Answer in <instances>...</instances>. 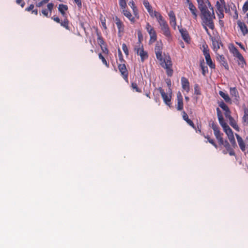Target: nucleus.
<instances>
[{"mask_svg":"<svg viewBox=\"0 0 248 248\" xmlns=\"http://www.w3.org/2000/svg\"><path fill=\"white\" fill-rule=\"evenodd\" d=\"M211 12L208 9L201 11V17L202 20V25H207L211 30L215 28L213 19L216 18L213 7H211Z\"/></svg>","mask_w":248,"mask_h":248,"instance_id":"nucleus-1","label":"nucleus"},{"mask_svg":"<svg viewBox=\"0 0 248 248\" xmlns=\"http://www.w3.org/2000/svg\"><path fill=\"white\" fill-rule=\"evenodd\" d=\"M211 126L214 131V135L220 145H223L226 149L225 151H228L232 148L230 143L227 140H224L223 134L220 131L219 127L217 124L213 122Z\"/></svg>","mask_w":248,"mask_h":248,"instance_id":"nucleus-2","label":"nucleus"},{"mask_svg":"<svg viewBox=\"0 0 248 248\" xmlns=\"http://www.w3.org/2000/svg\"><path fill=\"white\" fill-rule=\"evenodd\" d=\"M155 17L158 23L161 27V30H162L163 33L167 37H170V33L169 29V27L167 22L163 19L162 16L157 12L155 11L154 12Z\"/></svg>","mask_w":248,"mask_h":248,"instance_id":"nucleus-3","label":"nucleus"},{"mask_svg":"<svg viewBox=\"0 0 248 248\" xmlns=\"http://www.w3.org/2000/svg\"><path fill=\"white\" fill-rule=\"evenodd\" d=\"M161 65L162 67L166 70V73L169 77H171L173 74V70L171 68L172 63L170 56L165 57L163 62H161Z\"/></svg>","mask_w":248,"mask_h":248,"instance_id":"nucleus-4","label":"nucleus"},{"mask_svg":"<svg viewBox=\"0 0 248 248\" xmlns=\"http://www.w3.org/2000/svg\"><path fill=\"white\" fill-rule=\"evenodd\" d=\"M118 68L123 78L126 81H128V72L125 64H119Z\"/></svg>","mask_w":248,"mask_h":248,"instance_id":"nucleus-5","label":"nucleus"},{"mask_svg":"<svg viewBox=\"0 0 248 248\" xmlns=\"http://www.w3.org/2000/svg\"><path fill=\"white\" fill-rule=\"evenodd\" d=\"M227 135L229 140L231 143L232 146L234 148L237 146L235 140L234 138V134L231 128L230 129H228V130L224 132Z\"/></svg>","mask_w":248,"mask_h":248,"instance_id":"nucleus-6","label":"nucleus"},{"mask_svg":"<svg viewBox=\"0 0 248 248\" xmlns=\"http://www.w3.org/2000/svg\"><path fill=\"white\" fill-rule=\"evenodd\" d=\"M179 31L181 33V36L183 39V40L186 43H189L190 42V39L189 35L185 29L180 28L178 27Z\"/></svg>","mask_w":248,"mask_h":248,"instance_id":"nucleus-7","label":"nucleus"},{"mask_svg":"<svg viewBox=\"0 0 248 248\" xmlns=\"http://www.w3.org/2000/svg\"><path fill=\"white\" fill-rule=\"evenodd\" d=\"M217 59L219 61L220 64L224 67L226 70L229 69L228 64L226 61L225 58L222 55L217 54Z\"/></svg>","mask_w":248,"mask_h":248,"instance_id":"nucleus-8","label":"nucleus"},{"mask_svg":"<svg viewBox=\"0 0 248 248\" xmlns=\"http://www.w3.org/2000/svg\"><path fill=\"white\" fill-rule=\"evenodd\" d=\"M211 40L212 42L213 49L214 51H217L218 49H219V45H221L222 46H223V44L220 41H219V40L217 39V38L211 37Z\"/></svg>","mask_w":248,"mask_h":248,"instance_id":"nucleus-9","label":"nucleus"},{"mask_svg":"<svg viewBox=\"0 0 248 248\" xmlns=\"http://www.w3.org/2000/svg\"><path fill=\"white\" fill-rule=\"evenodd\" d=\"M181 84L183 90L188 93L189 92V82L188 79L185 77L181 78Z\"/></svg>","mask_w":248,"mask_h":248,"instance_id":"nucleus-10","label":"nucleus"},{"mask_svg":"<svg viewBox=\"0 0 248 248\" xmlns=\"http://www.w3.org/2000/svg\"><path fill=\"white\" fill-rule=\"evenodd\" d=\"M204 55L206 61V63L209 65V66L211 68H215V65L212 61L209 53H207L204 51Z\"/></svg>","mask_w":248,"mask_h":248,"instance_id":"nucleus-11","label":"nucleus"},{"mask_svg":"<svg viewBox=\"0 0 248 248\" xmlns=\"http://www.w3.org/2000/svg\"><path fill=\"white\" fill-rule=\"evenodd\" d=\"M218 119L220 124L222 127L224 132L228 130V129L229 130L231 129L228 124L224 122L223 116H219Z\"/></svg>","mask_w":248,"mask_h":248,"instance_id":"nucleus-12","label":"nucleus"},{"mask_svg":"<svg viewBox=\"0 0 248 248\" xmlns=\"http://www.w3.org/2000/svg\"><path fill=\"white\" fill-rule=\"evenodd\" d=\"M188 8L193 16L194 18L197 19L198 16L197 10L191 2L188 3Z\"/></svg>","mask_w":248,"mask_h":248,"instance_id":"nucleus-13","label":"nucleus"},{"mask_svg":"<svg viewBox=\"0 0 248 248\" xmlns=\"http://www.w3.org/2000/svg\"><path fill=\"white\" fill-rule=\"evenodd\" d=\"M197 1L198 4V8L201 12L208 9V7L206 5V1L205 0H197Z\"/></svg>","mask_w":248,"mask_h":248,"instance_id":"nucleus-14","label":"nucleus"},{"mask_svg":"<svg viewBox=\"0 0 248 248\" xmlns=\"http://www.w3.org/2000/svg\"><path fill=\"white\" fill-rule=\"evenodd\" d=\"M183 96L181 94H178L177 95V109L178 110H181L183 109Z\"/></svg>","mask_w":248,"mask_h":248,"instance_id":"nucleus-15","label":"nucleus"},{"mask_svg":"<svg viewBox=\"0 0 248 248\" xmlns=\"http://www.w3.org/2000/svg\"><path fill=\"white\" fill-rule=\"evenodd\" d=\"M237 25L241 30L243 35H245L248 33V29L244 23L238 20L237 21Z\"/></svg>","mask_w":248,"mask_h":248,"instance_id":"nucleus-16","label":"nucleus"},{"mask_svg":"<svg viewBox=\"0 0 248 248\" xmlns=\"http://www.w3.org/2000/svg\"><path fill=\"white\" fill-rule=\"evenodd\" d=\"M143 4L144 6L147 9V10L148 12H149V13L150 14V16H155L154 12L155 11L153 12V11L152 9V6L150 5L149 2L148 1V0H143Z\"/></svg>","mask_w":248,"mask_h":248,"instance_id":"nucleus-17","label":"nucleus"},{"mask_svg":"<svg viewBox=\"0 0 248 248\" xmlns=\"http://www.w3.org/2000/svg\"><path fill=\"white\" fill-rule=\"evenodd\" d=\"M162 97L164 101V102L166 103V105L170 106L171 105V94H161Z\"/></svg>","mask_w":248,"mask_h":248,"instance_id":"nucleus-18","label":"nucleus"},{"mask_svg":"<svg viewBox=\"0 0 248 248\" xmlns=\"http://www.w3.org/2000/svg\"><path fill=\"white\" fill-rule=\"evenodd\" d=\"M230 124L237 131H240V128L238 126L235 120L232 118V117H230L229 120Z\"/></svg>","mask_w":248,"mask_h":248,"instance_id":"nucleus-19","label":"nucleus"},{"mask_svg":"<svg viewBox=\"0 0 248 248\" xmlns=\"http://www.w3.org/2000/svg\"><path fill=\"white\" fill-rule=\"evenodd\" d=\"M150 34V42L151 43H153L156 41L157 36H156V33L155 31L154 30V29H151L150 30L149 32H148Z\"/></svg>","mask_w":248,"mask_h":248,"instance_id":"nucleus-20","label":"nucleus"},{"mask_svg":"<svg viewBox=\"0 0 248 248\" xmlns=\"http://www.w3.org/2000/svg\"><path fill=\"white\" fill-rule=\"evenodd\" d=\"M68 10V6L66 5H64L63 4H60L59 5L58 10L61 13L63 16H66V13L64 11H66Z\"/></svg>","mask_w":248,"mask_h":248,"instance_id":"nucleus-21","label":"nucleus"},{"mask_svg":"<svg viewBox=\"0 0 248 248\" xmlns=\"http://www.w3.org/2000/svg\"><path fill=\"white\" fill-rule=\"evenodd\" d=\"M242 123L244 125H247L248 124V108H244V114L242 117Z\"/></svg>","mask_w":248,"mask_h":248,"instance_id":"nucleus-22","label":"nucleus"},{"mask_svg":"<svg viewBox=\"0 0 248 248\" xmlns=\"http://www.w3.org/2000/svg\"><path fill=\"white\" fill-rule=\"evenodd\" d=\"M139 55H140L142 62H143L145 59L148 58L147 52L144 50L143 46L142 45L141 46V49L140 50Z\"/></svg>","mask_w":248,"mask_h":248,"instance_id":"nucleus-23","label":"nucleus"},{"mask_svg":"<svg viewBox=\"0 0 248 248\" xmlns=\"http://www.w3.org/2000/svg\"><path fill=\"white\" fill-rule=\"evenodd\" d=\"M200 67L202 70V75L205 76L206 74L208 72V70L207 66L205 65L203 59L201 62Z\"/></svg>","mask_w":248,"mask_h":248,"instance_id":"nucleus-24","label":"nucleus"},{"mask_svg":"<svg viewBox=\"0 0 248 248\" xmlns=\"http://www.w3.org/2000/svg\"><path fill=\"white\" fill-rule=\"evenodd\" d=\"M123 13L124 16L127 17L132 22L134 23L135 22L134 18L132 17L131 14L128 11L124 9H123Z\"/></svg>","mask_w":248,"mask_h":248,"instance_id":"nucleus-25","label":"nucleus"},{"mask_svg":"<svg viewBox=\"0 0 248 248\" xmlns=\"http://www.w3.org/2000/svg\"><path fill=\"white\" fill-rule=\"evenodd\" d=\"M237 58L238 61V65L241 67H244V65L246 64V63L243 56L241 54L238 56Z\"/></svg>","mask_w":248,"mask_h":248,"instance_id":"nucleus-26","label":"nucleus"},{"mask_svg":"<svg viewBox=\"0 0 248 248\" xmlns=\"http://www.w3.org/2000/svg\"><path fill=\"white\" fill-rule=\"evenodd\" d=\"M162 44L161 42H157L155 47V52H162Z\"/></svg>","mask_w":248,"mask_h":248,"instance_id":"nucleus-27","label":"nucleus"},{"mask_svg":"<svg viewBox=\"0 0 248 248\" xmlns=\"http://www.w3.org/2000/svg\"><path fill=\"white\" fill-rule=\"evenodd\" d=\"M222 153L224 155H226L227 153H229V155L231 156H234L235 155V153L232 148L228 151L223 150Z\"/></svg>","mask_w":248,"mask_h":248,"instance_id":"nucleus-28","label":"nucleus"},{"mask_svg":"<svg viewBox=\"0 0 248 248\" xmlns=\"http://www.w3.org/2000/svg\"><path fill=\"white\" fill-rule=\"evenodd\" d=\"M61 25L64 28H65L67 30H69V21L67 18H65L63 21H62L60 23Z\"/></svg>","mask_w":248,"mask_h":248,"instance_id":"nucleus-29","label":"nucleus"},{"mask_svg":"<svg viewBox=\"0 0 248 248\" xmlns=\"http://www.w3.org/2000/svg\"><path fill=\"white\" fill-rule=\"evenodd\" d=\"M232 52L233 54V56L235 57H237L241 54L239 52L238 50L234 46H233Z\"/></svg>","mask_w":248,"mask_h":248,"instance_id":"nucleus-30","label":"nucleus"},{"mask_svg":"<svg viewBox=\"0 0 248 248\" xmlns=\"http://www.w3.org/2000/svg\"><path fill=\"white\" fill-rule=\"evenodd\" d=\"M222 97L224 99L226 102L231 103V99H230L228 94H220Z\"/></svg>","mask_w":248,"mask_h":248,"instance_id":"nucleus-31","label":"nucleus"},{"mask_svg":"<svg viewBox=\"0 0 248 248\" xmlns=\"http://www.w3.org/2000/svg\"><path fill=\"white\" fill-rule=\"evenodd\" d=\"M219 106L225 111L229 109L228 107L223 101L219 103Z\"/></svg>","mask_w":248,"mask_h":248,"instance_id":"nucleus-32","label":"nucleus"},{"mask_svg":"<svg viewBox=\"0 0 248 248\" xmlns=\"http://www.w3.org/2000/svg\"><path fill=\"white\" fill-rule=\"evenodd\" d=\"M99 58L102 60V62L105 65H106L108 67L109 66V64L107 62L104 57L101 53L99 54Z\"/></svg>","mask_w":248,"mask_h":248,"instance_id":"nucleus-33","label":"nucleus"},{"mask_svg":"<svg viewBox=\"0 0 248 248\" xmlns=\"http://www.w3.org/2000/svg\"><path fill=\"white\" fill-rule=\"evenodd\" d=\"M116 24L118 28L119 31H123L124 30V25L122 22H118V23H116Z\"/></svg>","mask_w":248,"mask_h":248,"instance_id":"nucleus-34","label":"nucleus"},{"mask_svg":"<svg viewBox=\"0 0 248 248\" xmlns=\"http://www.w3.org/2000/svg\"><path fill=\"white\" fill-rule=\"evenodd\" d=\"M97 42L98 44L101 46V45H104L105 43V42L103 39V38L99 34V33H97Z\"/></svg>","mask_w":248,"mask_h":248,"instance_id":"nucleus-35","label":"nucleus"},{"mask_svg":"<svg viewBox=\"0 0 248 248\" xmlns=\"http://www.w3.org/2000/svg\"><path fill=\"white\" fill-rule=\"evenodd\" d=\"M118 57L119 58V61L121 62H125V61L123 58L122 53L120 49H118Z\"/></svg>","mask_w":248,"mask_h":248,"instance_id":"nucleus-36","label":"nucleus"},{"mask_svg":"<svg viewBox=\"0 0 248 248\" xmlns=\"http://www.w3.org/2000/svg\"><path fill=\"white\" fill-rule=\"evenodd\" d=\"M122 48L125 54L127 56L129 54L128 49L125 44L124 43L122 45Z\"/></svg>","mask_w":248,"mask_h":248,"instance_id":"nucleus-37","label":"nucleus"},{"mask_svg":"<svg viewBox=\"0 0 248 248\" xmlns=\"http://www.w3.org/2000/svg\"><path fill=\"white\" fill-rule=\"evenodd\" d=\"M131 87L132 88V89L135 90V92H141L140 89L138 88L137 83H134V82L132 83Z\"/></svg>","mask_w":248,"mask_h":248,"instance_id":"nucleus-38","label":"nucleus"},{"mask_svg":"<svg viewBox=\"0 0 248 248\" xmlns=\"http://www.w3.org/2000/svg\"><path fill=\"white\" fill-rule=\"evenodd\" d=\"M156 58L161 62V63L163 62L164 59L162 58V52H155Z\"/></svg>","mask_w":248,"mask_h":248,"instance_id":"nucleus-39","label":"nucleus"},{"mask_svg":"<svg viewBox=\"0 0 248 248\" xmlns=\"http://www.w3.org/2000/svg\"><path fill=\"white\" fill-rule=\"evenodd\" d=\"M170 24L172 27H173L174 29L175 28V26H176V25L175 16H172L171 17V19L170 20Z\"/></svg>","mask_w":248,"mask_h":248,"instance_id":"nucleus-40","label":"nucleus"},{"mask_svg":"<svg viewBox=\"0 0 248 248\" xmlns=\"http://www.w3.org/2000/svg\"><path fill=\"white\" fill-rule=\"evenodd\" d=\"M119 4L122 9H125L126 3L125 0H120Z\"/></svg>","mask_w":248,"mask_h":248,"instance_id":"nucleus-41","label":"nucleus"},{"mask_svg":"<svg viewBox=\"0 0 248 248\" xmlns=\"http://www.w3.org/2000/svg\"><path fill=\"white\" fill-rule=\"evenodd\" d=\"M186 123L189 125H190L192 128H193L194 129H195L196 131V132H197V130H196V127L194 124V123H193V122L190 120V119H188L186 121Z\"/></svg>","mask_w":248,"mask_h":248,"instance_id":"nucleus-42","label":"nucleus"},{"mask_svg":"<svg viewBox=\"0 0 248 248\" xmlns=\"http://www.w3.org/2000/svg\"><path fill=\"white\" fill-rule=\"evenodd\" d=\"M216 6L218 11H222L223 10V7L221 5L219 1H217Z\"/></svg>","mask_w":248,"mask_h":248,"instance_id":"nucleus-43","label":"nucleus"},{"mask_svg":"<svg viewBox=\"0 0 248 248\" xmlns=\"http://www.w3.org/2000/svg\"><path fill=\"white\" fill-rule=\"evenodd\" d=\"M140 44H139L138 46H136L134 48V50L136 51V53L139 55L140 50L141 49V46L140 47Z\"/></svg>","mask_w":248,"mask_h":248,"instance_id":"nucleus-44","label":"nucleus"},{"mask_svg":"<svg viewBox=\"0 0 248 248\" xmlns=\"http://www.w3.org/2000/svg\"><path fill=\"white\" fill-rule=\"evenodd\" d=\"M247 11H248V1L245 2L243 6V11L246 13Z\"/></svg>","mask_w":248,"mask_h":248,"instance_id":"nucleus-45","label":"nucleus"},{"mask_svg":"<svg viewBox=\"0 0 248 248\" xmlns=\"http://www.w3.org/2000/svg\"><path fill=\"white\" fill-rule=\"evenodd\" d=\"M194 93H200V87L198 84H195L194 85Z\"/></svg>","mask_w":248,"mask_h":248,"instance_id":"nucleus-46","label":"nucleus"},{"mask_svg":"<svg viewBox=\"0 0 248 248\" xmlns=\"http://www.w3.org/2000/svg\"><path fill=\"white\" fill-rule=\"evenodd\" d=\"M182 117H183V119L186 121L187 120L189 119L188 118V116L187 115V114H186V113L185 112V111H183L182 112Z\"/></svg>","mask_w":248,"mask_h":248,"instance_id":"nucleus-47","label":"nucleus"},{"mask_svg":"<svg viewBox=\"0 0 248 248\" xmlns=\"http://www.w3.org/2000/svg\"><path fill=\"white\" fill-rule=\"evenodd\" d=\"M128 4L133 9L134 12H135L136 7L135 6V4H134V1L132 0L131 1L129 2Z\"/></svg>","mask_w":248,"mask_h":248,"instance_id":"nucleus-48","label":"nucleus"},{"mask_svg":"<svg viewBox=\"0 0 248 248\" xmlns=\"http://www.w3.org/2000/svg\"><path fill=\"white\" fill-rule=\"evenodd\" d=\"M217 14L218 15V17L219 19L222 18L224 17V14H223V10L221 11H218L217 12Z\"/></svg>","mask_w":248,"mask_h":248,"instance_id":"nucleus-49","label":"nucleus"},{"mask_svg":"<svg viewBox=\"0 0 248 248\" xmlns=\"http://www.w3.org/2000/svg\"><path fill=\"white\" fill-rule=\"evenodd\" d=\"M47 3V0H43L42 1H40V2L38 3L37 4H36V6L37 7H41L45 3Z\"/></svg>","mask_w":248,"mask_h":248,"instance_id":"nucleus-50","label":"nucleus"},{"mask_svg":"<svg viewBox=\"0 0 248 248\" xmlns=\"http://www.w3.org/2000/svg\"><path fill=\"white\" fill-rule=\"evenodd\" d=\"M208 142L210 143H211L212 145H213L216 148H217V145L216 143V142H215V140L213 139H210V140H209Z\"/></svg>","mask_w":248,"mask_h":248,"instance_id":"nucleus-51","label":"nucleus"},{"mask_svg":"<svg viewBox=\"0 0 248 248\" xmlns=\"http://www.w3.org/2000/svg\"><path fill=\"white\" fill-rule=\"evenodd\" d=\"M225 117L226 118H228L229 120L230 117H232V116L231 115V111H230L229 109H228L227 110L225 111Z\"/></svg>","mask_w":248,"mask_h":248,"instance_id":"nucleus-52","label":"nucleus"},{"mask_svg":"<svg viewBox=\"0 0 248 248\" xmlns=\"http://www.w3.org/2000/svg\"><path fill=\"white\" fill-rule=\"evenodd\" d=\"M54 6V4L52 3H49L47 4V9L50 12H51L52 9H53V7Z\"/></svg>","mask_w":248,"mask_h":248,"instance_id":"nucleus-53","label":"nucleus"},{"mask_svg":"<svg viewBox=\"0 0 248 248\" xmlns=\"http://www.w3.org/2000/svg\"><path fill=\"white\" fill-rule=\"evenodd\" d=\"M51 19H52L54 21H55V22H56L57 23H61L60 19L58 16H54L51 17Z\"/></svg>","mask_w":248,"mask_h":248,"instance_id":"nucleus-54","label":"nucleus"},{"mask_svg":"<svg viewBox=\"0 0 248 248\" xmlns=\"http://www.w3.org/2000/svg\"><path fill=\"white\" fill-rule=\"evenodd\" d=\"M75 2L77 3L78 6L79 8H81L82 6L81 1V0H74Z\"/></svg>","mask_w":248,"mask_h":248,"instance_id":"nucleus-55","label":"nucleus"},{"mask_svg":"<svg viewBox=\"0 0 248 248\" xmlns=\"http://www.w3.org/2000/svg\"><path fill=\"white\" fill-rule=\"evenodd\" d=\"M33 8H34V5L32 4H31L29 6V7H27V8H26L25 10L27 11H31V10H32Z\"/></svg>","mask_w":248,"mask_h":248,"instance_id":"nucleus-56","label":"nucleus"},{"mask_svg":"<svg viewBox=\"0 0 248 248\" xmlns=\"http://www.w3.org/2000/svg\"><path fill=\"white\" fill-rule=\"evenodd\" d=\"M138 38H139V42L137 43L138 44H140V38L142 37L141 33L140 31H139L138 33Z\"/></svg>","mask_w":248,"mask_h":248,"instance_id":"nucleus-57","label":"nucleus"},{"mask_svg":"<svg viewBox=\"0 0 248 248\" xmlns=\"http://www.w3.org/2000/svg\"><path fill=\"white\" fill-rule=\"evenodd\" d=\"M42 13L46 16H48V12L46 9H43L42 10Z\"/></svg>","mask_w":248,"mask_h":248,"instance_id":"nucleus-58","label":"nucleus"},{"mask_svg":"<svg viewBox=\"0 0 248 248\" xmlns=\"http://www.w3.org/2000/svg\"><path fill=\"white\" fill-rule=\"evenodd\" d=\"M146 30H147L148 32H149L150 30L151 29H154L151 27V26L149 24V23H147L146 27Z\"/></svg>","mask_w":248,"mask_h":248,"instance_id":"nucleus-59","label":"nucleus"},{"mask_svg":"<svg viewBox=\"0 0 248 248\" xmlns=\"http://www.w3.org/2000/svg\"><path fill=\"white\" fill-rule=\"evenodd\" d=\"M234 7L235 8V13H234L235 15L233 16V17L235 19H237L238 17V13H237V11L236 10V7L235 5H234Z\"/></svg>","mask_w":248,"mask_h":248,"instance_id":"nucleus-60","label":"nucleus"},{"mask_svg":"<svg viewBox=\"0 0 248 248\" xmlns=\"http://www.w3.org/2000/svg\"><path fill=\"white\" fill-rule=\"evenodd\" d=\"M203 27V28L204 29V30H205L206 32H207V33L211 37V35L208 31V29H207V25H202Z\"/></svg>","mask_w":248,"mask_h":248,"instance_id":"nucleus-61","label":"nucleus"},{"mask_svg":"<svg viewBox=\"0 0 248 248\" xmlns=\"http://www.w3.org/2000/svg\"><path fill=\"white\" fill-rule=\"evenodd\" d=\"M223 7H224V9H225V12H226V13H228V12H229V11H230V8H229V7H228L226 5V4H225L223 5Z\"/></svg>","mask_w":248,"mask_h":248,"instance_id":"nucleus-62","label":"nucleus"},{"mask_svg":"<svg viewBox=\"0 0 248 248\" xmlns=\"http://www.w3.org/2000/svg\"><path fill=\"white\" fill-rule=\"evenodd\" d=\"M169 16L170 18V20H171V17L172 16H175L173 12H172V11H171V12H170V13L169 14Z\"/></svg>","mask_w":248,"mask_h":248,"instance_id":"nucleus-63","label":"nucleus"},{"mask_svg":"<svg viewBox=\"0 0 248 248\" xmlns=\"http://www.w3.org/2000/svg\"><path fill=\"white\" fill-rule=\"evenodd\" d=\"M217 115L218 117H219V116H222L219 108H217Z\"/></svg>","mask_w":248,"mask_h":248,"instance_id":"nucleus-64","label":"nucleus"}]
</instances>
